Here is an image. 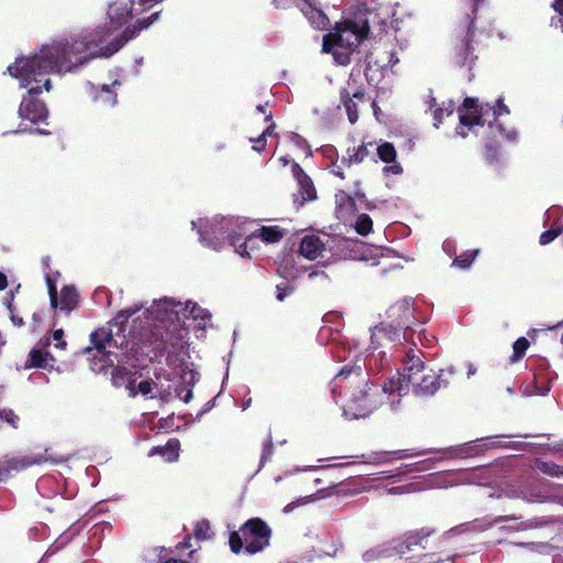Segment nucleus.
Returning a JSON list of instances; mask_svg holds the SVG:
<instances>
[{"instance_id": "nucleus-1", "label": "nucleus", "mask_w": 563, "mask_h": 563, "mask_svg": "<svg viewBox=\"0 0 563 563\" xmlns=\"http://www.w3.org/2000/svg\"><path fill=\"white\" fill-rule=\"evenodd\" d=\"M157 14L146 20H139L134 27H125L121 34L112 36L117 29L107 22L95 27L66 32L51 37L29 56H20L8 66L7 70L20 81L21 88L32 82H44V89H52L51 74L65 76L78 74L92 59L110 57L135 38L141 31L148 29Z\"/></svg>"}, {"instance_id": "nucleus-2", "label": "nucleus", "mask_w": 563, "mask_h": 563, "mask_svg": "<svg viewBox=\"0 0 563 563\" xmlns=\"http://www.w3.org/2000/svg\"><path fill=\"white\" fill-rule=\"evenodd\" d=\"M358 363L357 358L353 366H344L330 383L333 400L341 406L343 416L347 419L365 418L384 404L396 411L399 404L393 402V394L396 393L389 390V379L382 386L373 384L368 372H364Z\"/></svg>"}, {"instance_id": "nucleus-3", "label": "nucleus", "mask_w": 563, "mask_h": 563, "mask_svg": "<svg viewBox=\"0 0 563 563\" xmlns=\"http://www.w3.org/2000/svg\"><path fill=\"white\" fill-rule=\"evenodd\" d=\"M509 108L504 103L503 98H498L493 104L489 102L478 104L476 98L467 97L459 108L460 125L456 128V134L466 137L467 131H475V128H486L485 136V158L489 163L499 161L500 146L497 137L509 143H518L519 133L514 126H506L499 121L501 115L509 114Z\"/></svg>"}, {"instance_id": "nucleus-4", "label": "nucleus", "mask_w": 563, "mask_h": 563, "mask_svg": "<svg viewBox=\"0 0 563 563\" xmlns=\"http://www.w3.org/2000/svg\"><path fill=\"white\" fill-rule=\"evenodd\" d=\"M420 352L410 350L404 360L401 372L389 378V390H394V404L401 402L404 396L411 393L418 398L433 397L439 390L449 387L451 379L456 373L454 365L440 368L438 372H426L424 362L420 357Z\"/></svg>"}, {"instance_id": "nucleus-5", "label": "nucleus", "mask_w": 563, "mask_h": 563, "mask_svg": "<svg viewBox=\"0 0 563 563\" xmlns=\"http://www.w3.org/2000/svg\"><path fill=\"white\" fill-rule=\"evenodd\" d=\"M369 19L360 11L352 19L335 23L334 29L323 36L322 52L331 53L334 63L346 66L361 41L368 35Z\"/></svg>"}, {"instance_id": "nucleus-6", "label": "nucleus", "mask_w": 563, "mask_h": 563, "mask_svg": "<svg viewBox=\"0 0 563 563\" xmlns=\"http://www.w3.org/2000/svg\"><path fill=\"white\" fill-rule=\"evenodd\" d=\"M191 225L197 230L202 245L219 251L229 244L236 252L243 234H246L247 223L239 218L214 216L191 221Z\"/></svg>"}, {"instance_id": "nucleus-7", "label": "nucleus", "mask_w": 563, "mask_h": 563, "mask_svg": "<svg viewBox=\"0 0 563 563\" xmlns=\"http://www.w3.org/2000/svg\"><path fill=\"white\" fill-rule=\"evenodd\" d=\"M423 321L419 317L412 298H404L390 305L385 311L383 321L372 329V340L384 338L390 342L400 343L408 339L409 332L421 327Z\"/></svg>"}, {"instance_id": "nucleus-8", "label": "nucleus", "mask_w": 563, "mask_h": 563, "mask_svg": "<svg viewBox=\"0 0 563 563\" xmlns=\"http://www.w3.org/2000/svg\"><path fill=\"white\" fill-rule=\"evenodd\" d=\"M380 339L382 338H376L374 343L371 339V344L364 349V344L358 339L351 338L342 341L341 339L334 338L332 339L329 352L339 361H346L352 355L354 364L358 356V364L364 372L380 371L388 364L386 353L384 351H377L378 347L382 346L379 342Z\"/></svg>"}, {"instance_id": "nucleus-9", "label": "nucleus", "mask_w": 563, "mask_h": 563, "mask_svg": "<svg viewBox=\"0 0 563 563\" xmlns=\"http://www.w3.org/2000/svg\"><path fill=\"white\" fill-rule=\"evenodd\" d=\"M90 342L91 346H87L84 353L91 356L90 368L95 373H102L113 364L114 352L112 349L126 350L129 345L124 335L114 334L112 330L104 328L93 331L90 334Z\"/></svg>"}, {"instance_id": "nucleus-10", "label": "nucleus", "mask_w": 563, "mask_h": 563, "mask_svg": "<svg viewBox=\"0 0 563 563\" xmlns=\"http://www.w3.org/2000/svg\"><path fill=\"white\" fill-rule=\"evenodd\" d=\"M162 1L163 0L114 1L110 3L108 7L107 20L113 26V29L118 30L131 20H134V23L128 25L126 27H134L139 24V20H146L148 18H152L154 14H157V19L152 23L154 24L159 19V11H155L147 16H143V14L150 9H152L155 4Z\"/></svg>"}, {"instance_id": "nucleus-11", "label": "nucleus", "mask_w": 563, "mask_h": 563, "mask_svg": "<svg viewBox=\"0 0 563 563\" xmlns=\"http://www.w3.org/2000/svg\"><path fill=\"white\" fill-rule=\"evenodd\" d=\"M145 333H139L134 338L140 341L146 340L154 351L158 353L168 352L175 353L183 347V340L186 335V330L179 328L178 324L158 327L145 330Z\"/></svg>"}, {"instance_id": "nucleus-12", "label": "nucleus", "mask_w": 563, "mask_h": 563, "mask_svg": "<svg viewBox=\"0 0 563 563\" xmlns=\"http://www.w3.org/2000/svg\"><path fill=\"white\" fill-rule=\"evenodd\" d=\"M183 311V302L174 298L164 297L154 300L150 308L144 312L148 322V327L143 329L142 333L150 328L174 325L181 322L180 312Z\"/></svg>"}, {"instance_id": "nucleus-13", "label": "nucleus", "mask_w": 563, "mask_h": 563, "mask_svg": "<svg viewBox=\"0 0 563 563\" xmlns=\"http://www.w3.org/2000/svg\"><path fill=\"white\" fill-rule=\"evenodd\" d=\"M500 438V435L495 437H485L477 439L475 441H470L460 445H455L456 454L459 459H467L477 455L484 454L486 451L495 449V448H504L510 449L515 451H526L531 443L520 442V441H510V442H501L496 441V439Z\"/></svg>"}, {"instance_id": "nucleus-14", "label": "nucleus", "mask_w": 563, "mask_h": 563, "mask_svg": "<svg viewBox=\"0 0 563 563\" xmlns=\"http://www.w3.org/2000/svg\"><path fill=\"white\" fill-rule=\"evenodd\" d=\"M66 461L63 457H54L45 450L43 453H30L25 455H16L7 459L0 464V483L8 481L14 473H19L33 465H38L44 462L58 464Z\"/></svg>"}, {"instance_id": "nucleus-15", "label": "nucleus", "mask_w": 563, "mask_h": 563, "mask_svg": "<svg viewBox=\"0 0 563 563\" xmlns=\"http://www.w3.org/2000/svg\"><path fill=\"white\" fill-rule=\"evenodd\" d=\"M240 532L244 540V549L250 554L262 551L269 543L271 529L258 518H253L245 522Z\"/></svg>"}, {"instance_id": "nucleus-16", "label": "nucleus", "mask_w": 563, "mask_h": 563, "mask_svg": "<svg viewBox=\"0 0 563 563\" xmlns=\"http://www.w3.org/2000/svg\"><path fill=\"white\" fill-rule=\"evenodd\" d=\"M43 88L44 86H34L27 89L18 110L20 119L27 120L33 124L47 123L48 109L43 101L36 98L43 91Z\"/></svg>"}, {"instance_id": "nucleus-17", "label": "nucleus", "mask_w": 563, "mask_h": 563, "mask_svg": "<svg viewBox=\"0 0 563 563\" xmlns=\"http://www.w3.org/2000/svg\"><path fill=\"white\" fill-rule=\"evenodd\" d=\"M272 4L276 9H288L296 5L308 20L311 27L316 30H325L330 24L329 18L317 5L316 0H272Z\"/></svg>"}, {"instance_id": "nucleus-18", "label": "nucleus", "mask_w": 563, "mask_h": 563, "mask_svg": "<svg viewBox=\"0 0 563 563\" xmlns=\"http://www.w3.org/2000/svg\"><path fill=\"white\" fill-rule=\"evenodd\" d=\"M284 236V230L277 225L261 227L254 231H249L246 228V234H243V242L236 249V253L242 257H252L251 252L254 250L258 239L264 243H276Z\"/></svg>"}, {"instance_id": "nucleus-19", "label": "nucleus", "mask_w": 563, "mask_h": 563, "mask_svg": "<svg viewBox=\"0 0 563 563\" xmlns=\"http://www.w3.org/2000/svg\"><path fill=\"white\" fill-rule=\"evenodd\" d=\"M122 86L120 79L112 80L111 84L95 85L87 82L86 91L95 104L104 108H113L118 103L117 89Z\"/></svg>"}, {"instance_id": "nucleus-20", "label": "nucleus", "mask_w": 563, "mask_h": 563, "mask_svg": "<svg viewBox=\"0 0 563 563\" xmlns=\"http://www.w3.org/2000/svg\"><path fill=\"white\" fill-rule=\"evenodd\" d=\"M292 176L297 181L298 190L294 195L297 207H302L305 202L317 199V192L311 178L303 172L299 164L292 163Z\"/></svg>"}, {"instance_id": "nucleus-21", "label": "nucleus", "mask_w": 563, "mask_h": 563, "mask_svg": "<svg viewBox=\"0 0 563 563\" xmlns=\"http://www.w3.org/2000/svg\"><path fill=\"white\" fill-rule=\"evenodd\" d=\"M471 1H472V14L475 15L477 8L483 0H471ZM467 20H468L467 33H466L465 40L462 42V45L455 55V63L460 66H468V68L471 69V67L474 64V60L476 58L472 55V47H471V43H470L471 38L474 34L475 16L471 18V15L467 14Z\"/></svg>"}, {"instance_id": "nucleus-22", "label": "nucleus", "mask_w": 563, "mask_h": 563, "mask_svg": "<svg viewBox=\"0 0 563 563\" xmlns=\"http://www.w3.org/2000/svg\"><path fill=\"white\" fill-rule=\"evenodd\" d=\"M180 317L181 321L191 319L196 323V327L202 331L211 327L212 314L210 311L192 300L183 302Z\"/></svg>"}, {"instance_id": "nucleus-23", "label": "nucleus", "mask_w": 563, "mask_h": 563, "mask_svg": "<svg viewBox=\"0 0 563 563\" xmlns=\"http://www.w3.org/2000/svg\"><path fill=\"white\" fill-rule=\"evenodd\" d=\"M137 371L135 366L129 367L125 365L119 364L112 369L111 373V382L115 387L124 386L131 396H135L134 384L136 380Z\"/></svg>"}, {"instance_id": "nucleus-24", "label": "nucleus", "mask_w": 563, "mask_h": 563, "mask_svg": "<svg viewBox=\"0 0 563 563\" xmlns=\"http://www.w3.org/2000/svg\"><path fill=\"white\" fill-rule=\"evenodd\" d=\"M434 531L429 528H421L417 531H411L407 534H405L399 540H393L394 544L397 545L399 549L405 551V554L408 552H411L416 547L426 548L427 539L433 533Z\"/></svg>"}, {"instance_id": "nucleus-25", "label": "nucleus", "mask_w": 563, "mask_h": 563, "mask_svg": "<svg viewBox=\"0 0 563 563\" xmlns=\"http://www.w3.org/2000/svg\"><path fill=\"white\" fill-rule=\"evenodd\" d=\"M404 555L405 551L395 545L394 541H389L365 551L362 555V559L364 562L369 563L384 559H390L394 556L402 558Z\"/></svg>"}, {"instance_id": "nucleus-26", "label": "nucleus", "mask_w": 563, "mask_h": 563, "mask_svg": "<svg viewBox=\"0 0 563 563\" xmlns=\"http://www.w3.org/2000/svg\"><path fill=\"white\" fill-rule=\"evenodd\" d=\"M426 106L428 110L431 111L433 117V125L439 128L442 123L444 117L451 115L454 111L455 103L453 100L443 101L439 104L435 98L430 93L426 99Z\"/></svg>"}, {"instance_id": "nucleus-27", "label": "nucleus", "mask_w": 563, "mask_h": 563, "mask_svg": "<svg viewBox=\"0 0 563 563\" xmlns=\"http://www.w3.org/2000/svg\"><path fill=\"white\" fill-rule=\"evenodd\" d=\"M509 519H510L509 517L499 516L493 520H488V519L476 520L473 523L461 525V526L450 529L449 531L445 532L444 537L449 538L451 536H455L457 533L465 532L466 530H470V529L475 530V531H485L488 528L493 527L494 525H497L503 521H508Z\"/></svg>"}, {"instance_id": "nucleus-28", "label": "nucleus", "mask_w": 563, "mask_h": 563, "mask_svg": "<svg viewBox=\"0 0 563 563\" xmlns=\"http://www.w3.org/2000/svg\"><path fill=\"white\" fill-rule=\"evenodd\" d=\"M199 379V374L192 369L184 371L181 375L183 385L176 388V395L184 402L188 404L192 399V389Z\"/></svg>"}, {"instance_id": "nucleus-29", "label": "nucleus", "mask_w": 563, "mask_h": 563, "mask_svg": "<svg viewBox=\"0 0 563 563\" xmlns=\"http://www.w3.org/2000/svg\"><path fill=\"white\" fill-rule=\"evenodd\" d=\"M180 443L177 439H169L163 446H153L150 456L161 455L168 463L176 462L179 459Z\"/></svg>"}, {"instance_id": "nucleus-30", "label": "nucleus", "mask_w": 563, "mask_h": 563, "mask_svg": "<svg viewBox=\"0 0 563 563\" xmlns=\"http://www.w3.org/2000/svg\"><path fill=\"white\" fill-rule=\"evenodd\" d=\"M323 251V244L320 239L316 235H307L305 236L299 245V253L308 258L316 260L321 252Z\"/></svg>"}, {"instance_id": "nucleus-31", "label": "nucleus", "mask_w": 563, "mask_h": 563, "mask_svg": "<svg viewBox=\"0 0 563 563\" xmlns=\"http://www.w3.org/2000/svg\"><path fill=\"white\" fill-rule=\"evenodd\" d=\"M364 92L362 90H356L353 92L352 97H350V93L347 91L341 92V102L345 108L347 118L350 123L354 124L357 119V103L356 100H363Z\"/></svg>"}, {"instance_id": "nucleus-32", "label": "nucleus", "mask_w": 563, "mask_h": 563, "mask_svg": "<svg viewBox=\"0 0 563 563\" xmlns=\"http://www.w3.org/2000/svg\"><path fill=\"white\" fill-rule=\"evenodd\" d=\"M49 362H54V357L49 352L33 349L29 354V364L26 367L53 368Z\"/></svg>"}, {"instance_id": "nucleus-33", "label": "nucleus", "mask_w": 563, "mask_h": 563, "mask_svg": "<svg viewBox=\"0 0 563 563\" xmlns=\"http://www.w3.org/2000/svg\"><path fill=\"white\" fill-rule=\"evenodd\" d=\"M454 475H455L454 471L438 474V475H435L437 483L434 485H437L438 487H449V486H454V485H459V484H475L476 483V481L471 477H467V478L465 477L462 479H454V478H452Z\"/></svg>"}, {"instance_id": "nucleus-34", "label": "nucleus", "mask_w": 563, "mask_h": 563, "mask_svg": "<svg viewBox=\"0 0 563 563\" xmlns=\"http://www.w3.org/2000/svg\"><path fill=\"white\" fill-rule=\"evenodd\" d=\"M368 154L366 145H360L352 150H347L345 156L342 157V164L351 166L352 164L361 163Z\"/></svg>"}, {"instance_id": "nucleus-35", "label": "nucleus", "mask_w": 563, "mask_h": 563, "mask_svg": "<svg viewBox=\"0 0 563 563\" xmlns=\"http://www.w3.org/2000/svg\"><path fill=\"white\" fill-rule=\"evenodd\" d=\"M77 301V291L73 286H65L60 291V309L71 310Z\"/></svg>"}, {"instance_id": "nucleus-36", "label": "nucleus", "mask_w": 563, "mask_h": 563, "mask_svg": "<svg viewBox=\"0 0 563 563\" xmlns=\"http://www.w3.org/2000/svg\"><path fill=\"white\" fill-rule=\"evenodd\" d=\"M537 467L543 474L552 477L563 478V466L558 465L553 462L538 461Z\"/></svg>"}, {"instance_id": "nucleus-37", "label": "nucleus", "mask_w": 563, "mask_h": 563, "mask_svg": "<svg viewBox=\"0 0 563 563\" xmlns=\"http://www.w3.org/2000/svg\"><path fill=\"white\" fill-rule=\"evenodd\" d=\"M562 232H563V222L556 221L552 224V227L549 230L544 231L540 235L539 242L541 245H547V244L551 243L555 238H558Z\"/></svg>"}, {"instance_id": "nucleus-38", "label": "nucleus", "mask_w": 563, "mask_h": 563, "mask_svg": "<svg viewBox=\"0 0 563 563\" xmlns=\"http://www.w3.org/2000/svg\"><path fill=\"white\" fill-rule=\"evenodd\" d=\"M323 490H319L318 493L316 494H311V495H308V496H305V497H300L289 504H287L284 508H283V512L284 514H290L295 508L299 507V506H303V505H307L309 503H313L316 500H318L320 498V494L322 493Z\"/></svg>"}, {"instance_id": "nucleus-39", "label": "nucleus", "mask_w": 563, "mask_h": 563, "mask_svg": "<svg viewBox=\"0 0 563 563\" xmlns=\"http://www.w3.org/2000/svg\"><path fill=\"white\" fill-rule=\"evenodd\" d=\"M530 343L525 336H520L512 344V355L510 357L512 363L518 362L528 350Z\"/></svg>"}, {"instance_id": "nucleus-40", "label": "nucleus", "mask_w": 563, "mask_h": 563, "mask_svg": "<svg viewBox=\"0 0 563 563\" xmlns=\"http://www.w3.org/2000/svg\"><path fill=\"white\" fill-rule=\"evenodd\" d=\"M378 157L385 162L390 163L396 159L397 153L395 146L391 143H384L376 148Z\"/></svg>"}, {"instance_id": "nucleus-41", "label": "nucleus", "mask_w": 563, "mask_h": 563, "mask_svg": "<svg viewBox=\"0 0 563 563\" xmlns=\"http://www.w3.org/2000/svg\"><path fill=\"white\" fill-rule=\"evenodd\" d=\"M476 255L477 251H466L463 254L456 256L452 265L462 269H466L472 265Z\"/></svg>"}, {"instance_id": "nucleus-42", "label": "nucleus", "mask_w": 563, "mask_h": 563, "mask_svg": "<svg viewBox=\"0 0 563 563\" xmlns=\"http://www.w3.org/2000/svg\"><path fill=\"white\" fill-rule=\"evenodd\" d=\"M373 228V221L369 216L362 213L355 222V231L361 235H367Z\"/></svg>"}, {"instance_id": "nucleus-43", "label": "nucleus", "mask_w": 563, "mask_h": 563, "mask_svg": "<svg viewBox=\"0 0 563 563\" xmlns=\"http://www.w3.org/2000/svg\"><path fill=\"white\" fill-rule=\"evenodd\" d=\"M273 453H274V444H273L272 438L269 437L263 443L260 466H258L257 472L265 465L266 462L271 461Z\"/></svg>"}, {"instance_id": "nucleus-44", "label": "nucleus", "mask_w": 563, "mask_h": 563, "mask_svg": "<svg viewBox=\"0 0 563 563\" xmlns=\"http://www.w3.org/2000/svg\"><path fill=\"white\" fill-rule=\"evenodd\" d=\"M195 537L198 540H207L211 537L210 523L208 520H200L195 526Z\"/></svg>"}, {"instance_id": "nucleus-45", "label": "nucleus", "mask_w": 563, "mask_h": 563, "mask_svg": "<svg viewBox=\"0 0 563 563\" xmlns=\"http://www.w3.org/2000/svg\"><path fill=\"white\" fill-rule=\"evenodd\" d=\"M142 309V306H135L133 308H128L119 311L114 318L115 323L123 324L126 322L132 316L139 312Z\"/></svg>"}, {"instance_id": "nucleus-46", "label": "nucleus", "mask_w": 563, "mask_h": 563, "mask_svg": "<svg viewBox=\"0 0 563 563\" xmlns=\"http://www.w3.org/2000/svg\"><path fill=\"white\" fill-rule=\"evenodd\" d=\"M230 549L233 553H240L244 547V540L241 532H231L229 539Z\"/></svg>"}, {"instance_id": "nucleus-47", "label": "nucleus", "mask_w": 563, "mask_h": 563, "mask_svg": "<svg viewBox=\"0 0 563 563\" xmlns=\"http://www.w3.org/2000/svg\"><path fill=\"white\" fill-rule=\"evenodd\" d=\"M398 474L412 473V472H424L431 468V463L429 461H420L411 465H404Z\"/></svg>"}, {"instance_id": "nucleus-48", "label": "nucleus", "mask_w": 563, "mask_h": 563, "mask_svg": "<svg viewBox=\"0 0 563 563\" xmlns=\"http://www.w3.org/2000/svg\"><path fill=\"white\" fill-rule=\"evenodd\" d=\"M552 7L558 12L559 18H552L551 24L563 31V0H554Z\"/></svg>"}, {"instance_id": "nucleus-49", "label": "nucleus", "mask_w": 563, "mask_h": 563, "mask_svg": "<svg viewBox=\"0 0 563 563\" xmlns=\"http://www.w3.org/2000/svg\"><path fill=\"white\" fill-rule=\"evenodd\" d=\"M0 420L7 422L13 428H16L19 417L11 409L0 408Z\"/></svg>"}, {"instance_id": "nucleus-50", "label": "nucleus", "mask_w": 563, "mask_h": 563, "mask_svg": "<svg viewBox=\"0 0 563 563\" xmlns=\"http://www.w3.org/2000/svg\"><path fill=\"white\" fill-rule=\"evenodd\" d=\"M399 62V58L396 56V53L395 52H389L388 53V62L387 64L383 63L382 65L378 64L376 60L374 62L373 60V56L371 55L368 57V62H367V69L369 70L372 68V65H376V66H379L380 68H386V67H393L394 65H396L397 63Z\"/></svg>"}, {"instance_id": "nucleus-51", "label": "nucleus", "mask_w": 563, "mask_h": 563, "mask_svg": "<svg viewBox=\"0 0 563 563\" xmlns=\"http://www.w3.org/2000/svg\"><path fill=\"white\" fill-rule=\"evenodd\" d=\"M290 141L296 147L307 151V156L312 155V152L309 148L307 141L301 135L297 133H291Z\"/></svg>"}, {"instance_id": "nucleus-52", "label": "nucleus", "mask_w": 563, "mask_h": 563, "mask_svg": "<svg viewBox=\"0 0 563 563\" xmlns=\"http://www.w3.org/2000/svg\"><path fill=\"white\" fill-rule=\"evenodd\" d=\"M456 453H457L456 448L450 446V448L439 451L438 456L434 460L435 461L455 460V459H459Z\"/></svg>"}, {"instance_id": "nucleus-53", "label": "nucleus", "mask_w": 563, "mask_h": 563, "mask_svg": "<svg viewBox=\"0 0 563 563\" xmlns=\"http://www.w3.org/2000/svg\"><path fill=\"white\" fill-rule=\"evenodd\" d=\"M325 466H318V465H309V466H305V467H292L290 470H287L285 472V476L286 477H289V476H292V475H296L300 472H316V471H319L321 468H324Z\"/></svg>"}, {"instance_id": "nucleus-54", "label": "nucleus", "mask_w": 563, "mask_h": 563, "mask_svg": "<svg viewBox=\"0 0 563 563\" xmlns=\"http://www.w3.org/2000/svg\"><path fill=\"white\" fill-rule=\"evenodd\" d=\"M291 292H292V287H290L286 284L276 286V298L279 301H283Z\"/></svg>"}, {"instance_id": "nucleus-55", "label": "nucleus", "mask_w": 563, "mask_h": 563, "mask_svg": "<svg viewBox=\"0 0 563 563\" xmlns=\"http://www.w3.org/2000/svg\"><path fill=\"white\" fill-rule=\"evenodd\" d=\"M562 208L559 206H553L545 212V223H548L551 220H555L562 216Z\"/></svg>"}, {"instance_id": "nucleus-56", "label": "nucleus", "mask_w": 563, "mask_h": 563, "mask_svg": "<svg viewBox=\"0 0 563 563\" xmlns=\"http://www.w3.org/2000/svg\"><path fill=\"white\" fill-rule=\"evenodd\" d=\"M342 549V542L340 539L332 540L329 549H324L323 554L328 556H334Z\"/></svg>"}, {"instance_id": "nucleus-57", "label": "nucleus", "mask_w": 563, "mask_h": 563, "mask_svg": "<svg viewBox=\"0 0 563 563\" xmlns=\"http://www.w3.org/2000/svg\"><path fill=\"white\" fill-rule=\"evenodd\" d=\"M25 132H29V133H34V134H38V135H49L51 132L46 129H27V128H22L21 125L19 126L18 130L13 131L12 133L14 134H19V133H25Z\"/></svg>"}, {"instance_id": "nucleus-58", "label": "nucleus", "mask_w": 563, "mask_h": 563, "mask_svg": "<svg viewBox=\"0 0 563 563\" xmlns=\"http://www.w3.org/2000/svg\"><path fill=\"white\" fill-rule=\"evenodd\" d=\"M64 331L62 329H57L53 332V340L56 341L55 347L64 350L66 346V341L63 340Z\"/></svg>"}, {"instance_id": "nucleus-59", "label": "nucleus", "mask_w": 563, "mask_h": 563, "mask_svg": "<svg viewBox=\"0 0 563 563\" xmlns=\"http://www.w3.org/2000/svg\"><path fill=\"white\" fill-rule=\"evenodd\" d=\"M250 141L254 143L253 150L255 152H262L266 146V137L262 134L256 139H251Z\"/></svg>"}, {"instance_id": "nucleus-60", "label": "nucleus", "mask_w": 563, "mask_h": 563, "mask_svg": "<svg viewBox=\"0 0 563 563\" xmlns=\"http://www.w3.org/2000/svg\"><path fill=\"white\" fill-rule=\"evenodd\" d=\"M393 165L384 167L385 174L400 175L402 173V167L400 164L396 163V159L391 162Z\"/></svg>"}, {"instance_id": "nucleus-61", "label": "nucleus", "mask_w": 563, "mask_h": 563, "mask_svg": "<svg viewBox=\"0 0 563 563\" xmlns=\"http://www.w3.org/2000/svg\"><path fill=\"white\" fill-rule=\"evenodd\" d=\"M308 279H310V280L320 279L321 282H327L328 276L325 275V273L323 271L313 269L308 273Z\"/></svg>"}, {"instance_id": "nucleus-62", "label": "nucleus", "mask_w": 563, "mask_h": 563, "mask_svg": "<svg viewBox=\"0 0 563 563\" xmlns=\"http://www.w3.org/2000/svg\"><path fill=\"white\" fill-rule=\"evenodd\" d=\"M137 390L144 395L147 396L152 391V383L148 380H143L139 383Z\"/></svg>"}, {"instance_id": "nucleus-63", "label": "nucleus", "mask_w": 563, "mask_h": 563, "mask_svg": "<svg viewBox=\"0 0 563 563\" xmlns=\"http://www.w3.org/2000/svg\"><path fill=\"white\" fill-rule=\"evenodd\" d=\"M13 299H14L13 290H10L9 292H7V295L3 298V303L10 313H12V310H13V305H12Z\"/></svg>"}, {"instance_id": "nucleus-64", "label": "nucleus", "mask_w": 563, "mask_h": 563, "mask_svg": "<svg viewBox=\"0 0 563 563\" xmlns=\"http://www.w3.org/2000/svg\"><path fill=\"white\" fill-rule=\"evenodd\" d=\"M214 405H216V399H211L208 402H206L203 408L198 413V418L201 417L202 415L207 413L208 411H210L214 407Z\"/></svg>"}]
</instances>
